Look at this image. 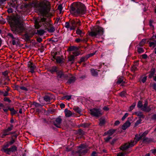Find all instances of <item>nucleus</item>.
<instances>
[{
  "instance_id": "obj_1",
  "label": "nucleus",
  "mask_w": 156,
  "mask_h": 156,
  "mask_svg": "<svg viewBox=\"0 0 156 156\" xmlns=\"http://www.w3.org/2000/svg\"><path fill=\"white\" fill-rule=\"evenodd\" d=\"M10 26L12 30L16 34H20L24 30V27L22 21L17 16H13L11 18Z\"/></svg>"
},
{
  "instance_id": "obj_2",
  "label": "nucleus",
  "mask_w": 156,
  "mask_h": 156,
  "mask_svg": "<svg viewBox=\"0 0 156 156\" xmlns=\"http://www.w3.org/2000/svg\"><path fill=\"white\" fill-rule=\"evenodd\" d=\"M33 4L34 6L43 16L47 14L50 11L51 4L50 2L47 0L34 2Z\"/></svg>"
},
{
  "instance_id": "obj_3",
  "label": "nucleus",
  "mask_w": 156,
  "mask_h": 156,
  "mask_svg": "<svg viewBox=\"0 0 156 156\" xmlns=\"http://www.w3.org/2000/svg\"><path fill=\"white\" fill-rule=\"evenodd\" d=\"M71 13L75 15H82L86 12V8L85 5L80 2L73 3L70 9Z\"/></svg>"
},
{
  "instance_id": "obj_4",
  "label": "nucleus",
  "mask_w": 156,
  "mask_h": 156,
  "mask_svg": "<svg viewBox=\"0 0 156 156\" xmlns=\"http://www.w3.org/2000/svg\"><path fill=\"white\" fill-rule=\"evenodd\" d=\"M142 138L140 134L138 135L136 134L135 136V137L133 140H131L130 142L126 143L124 145L121 146L120 148L121 150L124 151L129 148L133 146L137 143L138 141L142 139Z\"/></svg>"
},
{
  "instance_id": "obj_5",
  "label": "nucleus",
  "mask_w": 156,
  "mask_h": 156,
  "mask_svg": "<svg viewBox=\"0 0 156 156\" xmlns=\"http://www.w3.org/2000/svg\"><path fill=\"white\" fill-rule=\"evenodd\" d=\"M103 29L100 27L97 26L91 29V31L89 33V35L91 37H99L103 35Z\"/></svg>"
},
{
  "instance_id": "obj_6",
  "label": "nucleus",
  "mask_w": 156,
  "mask_h": 156,
  "mask_svg": "<svg viewBox=\"0 0 156 156\" xmlns=\"http://www.w3.org/2000/svg\"><path fill=\"white\" fill-rule=\"evenodd\" d=\"M70 30H75L76 27H78L79 26L81 25V21L80 20L76 21L75 20H72L70 21Z\"/></svg>"
},
{
  "instance_id": "obj_7",
  "label": "nucleus",
  "mask_w": 156,
  "mask_h": 156,
  "mask_svg": "<svg viewBox=\"0 0 156 156\" xmlns=\"http://www.w3.org/2000/svg\"><path fill=\"white\" fill-rule=\"evenodd\" d=\"M90 114L93 116L98 117L102 115L101 111L100 109L93 108L90 110Z\"/></svg>"
},
{
  "instance_id": "obj_8",
  "label": "nucleus",
  "mask_w": 156,
  "mask_h": 156,
  "mask_svg": "<svg viewBox=\"0 0 156 156\" xmlns=\"http://www.w3.org/2000/svg\"><path fill=\"white\" fill-rule=\"evenodd\" d=\"M2 151L8 154H10L11 152H14L17 150V147L13 145L9 148H3Z\"/></svg>"
},
{
  "instance_id": "obj_9",
  "label": "nucleus",
  "mask_w": 156,
  "mask_h": 156,
  "mask_svg": "<svg viewBox=\"0 0 156 156\" xmlns=\"http://www.w3.org/2000/svg\"><path fill=\"white\" fill-rule=\"evenodd\" d=\"M151 106V105L148 106V102L146 101L141 110L143 111L149 112L152 109V107Z\"/></svg>"
},
{
  "instance_id": "obj_10",
  "label": "nucleus",
  "mask_w": 156,
  "mask_h": 156,
  "mask_svg": "<svg viewBox=\"0 0 156 156\" xmlns=\"http://www.w3.org/2000/svg\"><path fill=\"white\" fill-rule=\"evenodd\" d=\"M57 78L58 80L60 79H64L67 78L68 77V75L66 74H65L62 71L59 70L57 72Z\"/></svg>"
},
{
  "instance_id": "obj_11",
  "label": "nucleus",
  "mask_w": 156,
  "mask_h": 156,
  "mask_svg": "<svg viewBox=\"0 0 156 156\" xmlns=\"http://www.w3.org/2000/svg\"><path fill=\"white\" fill-rule=\"evenodd\" d=\"M62 121V119L61 116H59L55 119V121L54 122V125L56 127L60 128L61 126V124Z\"/></svg>"
},
{
  "instance_id": "obj_12",
  "label": "nucleus",
  "mask_w": 156,
  "mask_h": 156,
  "mask_svg": "<svg viewBox=\"0 0 156 156\" xmlns=\"http://www.w3.org/2000/svg\"><path fill=\"white\" fill-rule=\"evenodd\" d=\"M79 147L81 149L78 152L80 155L84 154L87 152L88 150L87 148H83V145H81Z\"/></svg>"
},
{
  "instance_id": "obj_13",
  "label": "nucleus",
  "mask_w": 156,
  "mask_h": 156,
  "mask_svg": "<svg viewBox=\"0 0 156 156\" xmlns=\"http://www.w3.org/2000/svg\"><path fill=\"white\" fill-rule=\"evenodd\" d=\"M28 65L30 70V72L32 73H34V70L36 68V67L34 64L33 62H29Z\"/></svg>"
},
{
  "instance_id": "obj_14",
  "label": "nucleus",
  "mask_w": 156,
  "mask_h": 156,
  "mask_svg": "<svg viewBox=\"0 0 156 156\" xmlns=\"http://www.w3.org/2000/svg\"><path fill=\"white\" fill-rule=\"evenodd\" d=\"M57 54V52H55V56H53V58L55 59H56V62L57 63L62 64L64 63V59L62 58H61L59 56L57 57H55V55Z\"/></svg>"
},
{
  "instance_id": "obj_15",
  "label": "nucleus",
  "mask_w": 156,
  "mask_h": 156,
  "mask_svg": "<svg viewBox=\"0 0 156 156\" xmlns=\"http://www.w3.org/2000/svg\"><path fill=\"white\" fill-rule=\"evenodd\" d=\"M34 34V33L32 32H26L24 35V37L25 40L26 41H29L30 40V38L32 37Z\"/></svg>"
},
{
  "instance_id": "obj_16",
  "label": "nucleus",
  "mask_w": 156,
  "mask_h": 156,
  "mask_svg": "<svg viewBox=\"0 0 156 156\" xmlns=\"http://www.w3.org/2000/svg\"><path fill=\"white\" fill-rule=\"evenodd\" d=\"M44 100L46 102H50V101L53 98L52 96L50 94L46 95L43 97Z\"/></svg>"
},
{
  "instance_id": "obj_17",
  "label": "nucleus",
  "mask_w": 156,
  "mask_h": 156,
  "mask_svg": "<svg viewBox=\"0 0 156 156\" xmlns=\"http://www.w3.org/2000/svg\"><path fill=\"white\" fill-rule=\"evenodd\" d=\"M130 122L129 120H127L124 123L122 127V128L123 130H126L128 127H129L130 125Z\"/></svg>"
},
{
  "instance_id": "obj_18",
  "label": "nucleus",
  "mask_w": 156,
  "mask_h": 156,
  "mask_svg": "<svg viewBox=\"0 0 156 156\" xmlns=\"http://www.w3.org/2000/svg\"><path fill=\"white\" fill-rule=\"evenodd\" d=\"M64 112L65 116L67 117H69L73 115V113L70 111L68 110L67 108L65 109Z\"/></svg>"
},
{
  "instance_id": "obj_19",
  "label": "nucleus",
  "mask_w": 156,
  "mask_h": 156,
  "mask_svg": "<svg viewBox=\"0 0 156 156\" xmlns=\"http://www.w3.org/2000/svg\"><path fill=\"white\" fill-rule=\"evenodd\" d=\"M12 133V132H9L6 129L3 130L2 131V137L4 138L6 135H9Z\"/></svg>"
},
{
  "instance_id": "obj_20",
  "label": "nucleus",
  "mask_w": 156,
  "mask_h": 156,
  "mask_svg": "<svg viewBox=\"0 0 156 156\" xmlns=\"http://www.w3.org/2000/svg\"><path fill=\"white\" fill-rule=\"evenodd\" d=\"M135 114L138 116L140 119H144L145 116L143 115V113L141 112H135Z\"/></svg>"
},
{
  "instance_id": "obj_21",
  "label": "nucleus",
  "mask_w": 156,
  "mask_h": 156,
  "mask_svg": "<svg viewBox=\"0 0 156 156\" xmlns=\"http://www.w3.org/2000/svg\"><path fill=\"white\" fill-rule=\"evenodd\" d=\"M115 130L113 129H111L105 132L104 133L105 135H108L109 136L112 135L115 132Z\"/></svg>"
},
{
  "instance_id": "obj_22",
  "label": "nucleus",
  "mask_w": 156,
  "mask_h": 156,
  "mask_svg": "<svg viewBox=\"0 0 156 156\" xmlns=\"http://www.w3.org/2000/svg\"><path fill=\"white\" fill-rule=\"evenodd\" d=\"M68 62H71V64L74 63L75 61V57L74 55H71L68 57Z\"/></svg>"
},
{
  "instance_id": "obj_23",
  "label": "nucleus",
  "mask_w": 156,
  "mask_h": 156,
  "mask_svg": "<svg viewBox=\"0 0 156 156\" xmlns=\"http://www.w3.org/2000/svg\"><path fill=\"white\" fill-rule=\"evenodd\" d=\"M143 142L145 143H148L151 142L152 140L147 137H144L142 138Z\"/></svg>"
},
{
  "instance_id": "obj_24",
  "label": "nucleus",
  "mask_w": 156,
  "mask_h": 156,
  "mask_svg": "<svg viewBox=\"0 0 156 156\" xmlns=\"http://www.w3.org/2000/svg\"><path fill=\"white\" fill-rule=\"evenodd\" d=\"M50 70L52 73H53L55 72L57 73V71H58L59 70L58 69V68L57 67L54 66L51 68Z\"/></svg>"
},
{
  "instance_id": "obj_25",
  "label": "nucleus",
  "mask_w": 156,
  "mask_h": 156,
  "mask_svg": "<svg viewBox=\"0 0 156 156\" xmlns=\"http://www.w3.org/2000/svg\"><path fill=\"white\" fill-rule=\"evenodd\" d=\"M90 71L92 75L94 76H97L98 75V73L97 70L94 69H91Z\"/></svg>"
},
{
  "instance_id": "obj_26",
  "label": "nucleus",
  "mask_w": 156,
  "mask_h": 156,
  "mask_svg": "<svg viewBox=\"0 0 156 156\" xmlns=\"http://www.w3.org/2000/svg\"><path fill=\"white\" fill-rule=\"evenodd\" d=\"M48 30L50 33H52L55 31V29L53 26L50 25L48 28Z\"/></svg>"
},
{
  "instance_id": "obj_27",
  "label": "nucleus",
  "mask_w": 156,
  "mask_h": 156,
  "mask_svg": "<svg viewBox=\"0 0 156 156\" xmlns=\"http://www.w3.org/2000/svg\"><path fill=\"white\" fill-rule=\"evenodd\" d=\"M155 70L154 69H151L150 74L148 75L149 77L150 78H151L153 76L155 73Z\"/></svg>"
},
{
  "instance_id": "obj_28",
  "label": "nucleus",
  "mask_w": 156,
  "mask_h": 156,
  "mask_svg": "<svg viewBox=\"0 0 156 156\" xmlns=\"http://www.w3.org/2000/svg\"><path fill=\"white\" fill-rule=\"evenodd\" d=\"M76 33L78 35H80V36L81 37L82 34H84V33L83 32L82 30L79 29L78 28L76 31Z\"/></svg>"
},
{
  "instance_id": "obj_29",
  "label": "nucleus",
  "mask_w": 156,
  "mask_h": 156,
  "mask_svg": "<svg viewBox=\"0 0 156 156\" xmlns=\"http://www.w3.org/2000/svg\"><path fill=\"white\" fill-rule=\"evenodd\" d=\"M78 48L75 46L70 47L68 49V51H74L75 50H77Z\"/></svg>"
},
{
  "instance_id": "obj_30",
  "label": "nucleus",
  "mask_w": 156,
  "mask_h": 156,
  "mask_svg": "<svg viewBox=\"0 0 156 156\" xmlns=\"http://www.w3.org/2000/svg\"><path fill=\"white\" fill-rule=\"evenodd\" d=\"M75 80V78L74 77H71L68 80L67 83H69V84L73 83H74Z\"/></svg>"
},
{
  "instance_id": "obj_31",
  "label": "nucleus",
  "mask_w": 156,
  "mask_h": 156,
  "mask_svg": "<svg viewBox=\"0 0 156 156\" xmlns=\"http://www.w3.org/2000/svg\"><path fill=\"white\" fill-rule=\"evenodd\" d=\"M73 110H74L76 112L80 113L81 112V109L79 108L78 107H75L73 108Z\"/></svg>"
},
{
  "instance_id": "obj_32",
  "label": "nucleus",
  "mask_w": 156,
  "mask_h": 156,
  "mask_svg": "<svg viewBox=\"0 0 156 156\" xmlns=\"http://www.w3.org/2000/svg\"><path fill=\"white\" fill-rule=\"evenodd\" d=\"M80 52L79 51H73L72 53L73 55H74V57L80 55Z\"/></svg>"
},
{
  "instance_id": "obj_33",
  "label": "nucleus",
  "mask_w": 156,
  "mask_h": 156,
  "mask_svg": "<svg viewBox=\"0 0 156 156\" xmlns=\"http://www.w3.org/2000/svg\"><path fill=\"white\" fill-rule=\"evenodd\" d=\"M39 22L38 20H37L35 21V27L36 29H38L40 28V26L39 25Z\"/></svg>"
},
{
  "instance_id": "obj_34",
  "label": "nucleus",
  "mask_w": 156,
  "mask_h": 156,
  "mask_svg": "<svg viewBox=\"0 0 156 156\" xmlns=\"http://www.w3.org/2000/svg\"><path fill=\"white\" fill-rule=\"evenodd\" d=\"M8 109L11 112V114L12 115L16 114V112L13 108H8Z\"/></svg>"
},
{
  "instance_id": "obj_35",
  "label": "nucleus",
  "mask_w": 156,
  "mask_h": 156,
  "mask_svg": "<svg viewBox=\"0 0 156 156\" xmlns=\"http://www.w3.org/2000/svg\"><path fill=\"white\" fill-rule=\"evenodd\" d=\"M87 57V56L86 55L85 57H83L81 58L80 59V62L79 63H80L81 62H84L85 61H86L88 58Z\"/></svg>"
},
{
  "instance_id": "obj_36",
  "label": "nucleus",
  "mask_w": 156,
  "mask_h": 156,
  "mask_svg": "<svg viewBox=\"0 0 156 156\" xmlns=\"http://www.w3.org/2000/svg\"><path fill=\"white\" fill-rule=\"evenodd\" d=\"M45 31L43 30H37V33L40 35H43Z\"/></svg>"
},
{
  "instance_id": "obj_37",
  "label": "nucleus",
  "mask_w": 156,
  "mask_h": 156,
  "mask_svg": "<svg viewBox=\"0 0 156 156\" xmlns=\"http://www.w3.org/2000/svg\"><path fill=\"white\" fill-rule=\"evenodd\" d=\"M100 123H99V125L100 126H103L105 123V120L104 119H100L99 120Z\"/></svg>"
},
{
  "instance_id": "obj_38",
  "label": "nucleus",
  "mask_w": 156,
  "mask_h": 156,
  "mask_svg": "<svg viewBox=\"0 0 156 156\" xmlns=\"http://www.w3.org/2000/svg\"><path fill=\"white\" fill-rule=\"evenodd\" d=\"M122 83V85L123 86V84H124V82H123V80L122 78H119L118 81L117 82V83L118 84H120L121 83Z\"/></svg>"
},
{
  "instance_id": "obj_39",
  "label": "nucleus",
  "mask_w": 156,
  "mask_h": 156,
  "mask_svg": "<svg viewBox=\"0 0 156 156\" xmlns=\"http://www.w3.org/2000/svg\"><path fill=\"white\" fill-rule=\"evenodd\" d=\"M12 43L13 45H15L16 44V42H17L18 40V38H14L12 39Z\"/></svg>"
},
{
  "instance_id": "obj_40",
  "label": "nucleus",
  "mask_w": 156,
  "mask_h": 156,
  "mask_svg": "<svg viewBox=\"0 0 156 156\" xmlns=\"http://www.w3.org/2000/svg\"><path fill=\"white\" fill-rule=\"evenodd\" d=\"M149 44L150 47L153 46V48H154L156 45V41H155L154 42H150Z\"/></svg>"
},
{
  "instance_id": "obj_41",
  "label": "nucleus",
  "mask_w": 156,
  "mask_h": 156,
  "mask_svg": "<svg viewBox=\"0 0 156 156\" xmlns=\"http://www.w3.org/2000/svg\"><path fill=\"white\" fill-rule=\"evenodd\" d=\"M142 120L139 119L138 120H137L134 126L135 127L137 126L139 124L141 123Z\"/></svg>"
},
{
  "instance_id": "obj_42",
  "label": "nucleus",
  "mask_w": 156,
  "mask_h": 156,
  "mask_svg": "<svg viewBox=\"0 0 156 156\" xmlns=\"http://www.w3.org/2000/svg\"><path fill=\"white\" fill-rule=\"evenodd\" d=\"M137 106L138 108L141 109L143 105L141 101H139L138 102Z\"/></svg>"
},
{
  "instance_id": "obj_43",
  "label": "nucleus",
  "mask_w": 156,
  "mask_h": 156,
  "mask_svg": "<svg viewBox=\"0 0 156 156\" xmlns=\"http://www.w3.org/2000/svg\"><path fill=\"white\" fill-rule=\"evenodd\" d=\"M137 69L136 66H132L131 68V70L133 72H134L135 71H137Z\"/></svg>"
},
{
  "instance_id": "obj_44",
  "label": "nucleus",
  "mask_w": 156,
  "mask_h": 156,
  "mask_svg": "<svg viewBox=\"0 0 156 156\" xmlns=\"http://www.w3.org/2000/svg\"><path fill=\"white\" fill-rule=\"evenodd\" d=\"M144 50L143 48H138L137 51L140 54L144 52Z\"/></svg>"
},
{
  "instance_id": "obj_45",
  "label": "nucleus",
  "mask_w": 156,
  "mask_h": 156,
  "mask_svg": "<svg viewBox=\"0 0 156 156\" xmlns=\"http://www.w3.org/2000/svg\"><path fill=\"white\" fill-rule=\"evenodd\" d=\"M148 131H145L143 133H140L142 138L145 137V136L148 133Z\"/></svg>"
},
{
  "instance_id": "obj_46",
  "label": "nucleus",
  "mask_w": 156,
  "mask_h": 156,
  "mask_svg": "<svg viewBox=\"0 0 156 156\" xmlns=\"http://www.w3.org/2000/svg\"><path fill=\"white\" fill-rule=\"evenodd\" d=\"M136 105L135 103H133L131 106H130L129 111H131L133 109L135 106Z\"/></svg>"
},
{
  "instance_id": "obj_47",
  "label": "nucleus",
  "mask_w": 156,
  "mask_h": 156,
  "mask_svg": "<svg viewBox=\"0 0 156 156\" xmlns=\"http://www.w3.org/2000/svg\"><path fill=\"white\" fill-rule=\"evenodd\" d=\"M126 93L124 91H123L121 92L119 94V95L122 97H124L125 96Z\"/></svg>"
},
{
  "instance_id": "obj_48",
  "label": "nucleus",
  "mask_w": 156,
  "mask_h": 156,
  "mask_svg": "<svg viewBox=\"0 0 156 156\" xmlns=\"http://www.w3.org/2000/svg\"><path fill=\"white\" fill-rule=\"evenodd\" d=\"M70 24L69 23V22H66L65 24V27H66L67 28H69L70 29Z\"/></svg>"
},
{
  "instance_id": "obj_49",
  "label": "nucleus",
  "mask_w": 156,
  "mask_h": 156,
  "mask_svg": "<svg viewBox=\"0 0 156 156\" xmlns=\"http://www.w3.org/2000/svg\"><path fill=\"white\" fill-rule=\"evenodd\" d=\"M13 125L11 124L10 125V127H9L7 129H6L9 132V131L12 130L13 129Z\"/></svg>"
},
{
  "instance_id": "obj_50",
  "label": "nucleus",
  "mask_w": 156,
  "mask_h": 156,
  "mask_svg": "<svg viewBox=\"0 0 156 156\" xmlns=\"http://www.w3.org/2000/svg\"><path fill=\"white\" fill-rule=\"evenodd\" d=\"M33 105H34L36 107H38L41 106V105L40 104L36 102H34Z\"/></svg>"
},
{
  "instance_id": "obj_51",
  "label": "nucleus",
  "mask_w": 156,
  "mask_h": 156,
  "mask_svg": "<svg viewBox=\"0 0 156 156\" xmlns=\"http://www.w3.org/2000/svg\"><path fill=\"white\" fill-rule=\"evenodd\" d=\"M1 93L4 96H7L8 95V91H5V92L3 91H1Z\"/></svg>"
},
{
  "instance_id": "obj_52",
  "label": "nucleus",
  "mask_w": 156,
  "mask_h": 156,
  "mask_svg": "<svg viewBox=\"0 0 156 156\" xmlns=\"http://www.w3.org/2000/svg\"><path fill=\"white\" fill-rule=\"evenodd\" d=\"M85 41V42H87V40H86L85 39H83V40H81L80 39V38H77L76 39V40H75V41L77 42V43H79L80 42V41Z\"/></svg>"
},
{
  "instance_id": "obj_53",
  "label": "nucleus",
  "mask_w": 156,
  "mask_h": 156,
  "mask_svg": "<svg viewBox=\"0 0 156 156\" xmlns=\"http://www.w3.org/2000/svg\"><path fill=\"white\" fill-rule=\"evenodd\" d=\"M89 126L90 124L87 123H86L82 124L81 126L85 128L88 127Z\"/></svg>"
},
{
  "instance_id": "obj_54",
  "label": "nucleus",
  "mask_w": 156,
  "mask_h": 156,
  "mask_svg": "<svg viewBox=\"0 0 156 156\" xmlns=\"http://www.w3.org/2000/svg\"><path fill=\"white\" fill-rule=\"evenodd\" d=\"M46 20V18H42L41 19V21L42 22H45V24H46L47 25H48L49 23L48 22H46L45 21Z\"/></svg>"
},
{
  "instance_id": "obj_55",
  "label": "nucleus",
  "mask_w": 156,
  "mask_h": 156,
  "mask_svg": "<svg viewBox=\"0 0 156 156\" xmlns=\"http://www.w3.org/2000/svg\"><path fill=\"white\" fill-rule=\"evenodd\" d=\"M129 114L127 113H126L123 116V117L122 118V120H124L126 117H127L128 115Z\"/></svg>"
},
{
  "instance_id": "obj_56",
  "label": "nucleus",
  "mask_w": 156,
  "mask_h": 156,
  "mask_svg": "<svg viewBox=\"0 0 156 156\" xmlns=\"http://www.w3.org/2000/svg\"><path fill=\"white\" fill-rule=\"evenodd\" d=\"M112 137H110V136H108L107 137L105 138L104 139L106 142H108L109 141V140L110 139H112Z\"/></svg>"
},
{
  "instance_id": "obj_57",
  "label": "nucleus",
  "mask_w": 156,
  "mask_h": 156,
  "mask_svg": "<svg viewBox=\"0 0 156 156\" xmlns=\"http://www.w3.org/2000/svg\"><path fill=\"white\" fill-rule=\"evenodd\" d=\"M2 75L5 76L6 77L8 76V72L7 71H5L4 72H2Z\"/></svg>"
},
{
  "instance_id": "obj_58",
  "label": "nucleus",
  "mask_w": 156,
  "mask_h": 156,
  "mask_svg": "<svg viewBox=\"0 0 156 156\" xmlns=\"http://www.w3.org/2000/svg\"><path fill=\"white\" fill-rule=\"evenodd\" d=\"M4 101H7L9 102H10L11 101L9 99V98L7 97H5L4 98Z\"/></svg>"
},
{
  "instance_id": "obj_59",
  "label": "nucleus",
  "mask_w": 156,
  "mask_h": 156,
  "mask_svg": "<svg viewBox=\"0 0 156 156\" xmlns=\"http://www.w3.org/2000/svg\"><path fill=\"white\" fill-rule=\"evenodd\" d=\"M78 132L79 134L81 135H83L84 134V132L81 129H80L79 130Z\"/></svg>"
},
{
  "instance_id": "obj_60",
  "label": "nucleus",
  "mask_w": 156,
  "mask_h": 156,
  "mask_svg": "<svg viewBox=\"0 0 156 156\" xmlns=\"http://www.w3.org/2000/svg\"><path fill=\"white\" fill-rule=\"evenodd\" d=\"M20 89L25 91H27L28 90V89L26 87L23 86L20 87Z\"/></svg>"
},
{
  "instance_id": "obj_61",
  "label": "nucleus",
  "mask_w": 156,
  "mask_h": 156,
  "mask_svg": "<svg viewBox=\"0 0 156 156\" xmlns=\"http://www.w3.org/2000/svg\"><path fill=\"white\" fill-rule=\"evenodd\" d=\"M145 39H143L142 41L139 44L140 45H143V44H144L145 43Z\"/></svg>"
},
{
  "instance_id": "obj_62",
  "label": "nucleus",
  "mask_w": 156,
  "mask_h": 156,
  "mask_svg": "<svg viewBox=\"0 0 156 156\" xmlns=\"http://www.w3.org/2000/svg\"><path fill=\"white\" fill-rule=\"evenodd\" d=\"M98 156L97 154V153L96 152H95V151H93L91 154V156Z\"/></svg>"
},
{
  "instance_id": "obj_63",
  "label": "nucleus",
  "mask_w": 156,
  "mask_h": 156,
  "mask_svg": "<svg viewBox=\"0 0 156 156\" xmlns=\"http://www.w3.org/2000/svg\"><path fill=\"white\" fill-rule=\"evenodd\" d=\"M58 9L60 11V12H61L62 9V7L61 5H59L58 7Z\"/></svg>"
},
{
  "instance_id": "obj_64",
  "label": "nucleus",
  "mask_w": 156,
  "mask_h": 156,
  "mask_svg": "<svg viewBox=\"0 0 156 156\" xmlns=\"http://www.w3.org/2000/svg\"><path fill=\"white\" fill-rule=\"evenodd\" d=\"M71 95L66 96L64 97V98L66 99L67 100H69L71 99Z\"/></svg>"
}]
</instances>
